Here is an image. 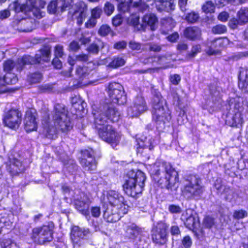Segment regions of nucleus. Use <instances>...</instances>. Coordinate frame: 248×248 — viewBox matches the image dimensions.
<instances>
[{
	"mask_svg": "<svg viewBox=\"0 0 248 248\" xmlns=\"http://www.w3.org/2000/svg\"><path fill=\"white\" fill-rule=\"evenodd\" d=\"M103 45V43L99 42V44L92 43L88 47L87 51L93 54H97L100 50V46Z\"/></svg>",
	"mask_w": 248,
	"mask_h": 248,
	"instance_id": "nucleus-40",
	"label": "nucleus"
},
{
	"mask_svg": "<svg viewBox=\"0 0 248 248\" xmlns=\"http://www.w3.org/2000/svg\"><path fill=\"white\" fill-rule=\"evenodd\" d=\"M107 199L111 208L118 209L122 206L124 202V198L117 191L109 190L107 193Z\"/></svg>",
	"mask_w": 248,
	"mask_h": 248,
	"instance_id": "nucleus-18",
	"label": "nucleus"
},
{
	"mask_svg": "<svg viewBox=\"0 0 248 248\" xmlns=\"http://www.w3.org/2000/svg\"><path fill=\"white\" fill-rule=\"evenodd\" d=\"M119 2L120 3L118 5L119 10L124 13H127L129 15H130L131 8L130 7L129 4L124 1Z\"/></svg>",
	"mask_w": 248,
	"mask_h": 248,
	"instance_id": "nucleus-44",
	"label": "nucleus"
},
{
	"mask_svg": "<svg viewBox=\"0 0 248 248\" xmlns=\"http://www.w3.org/2000/svg\"><path fill=\"white\" fill-rule=\"evenodd\" d=\"M169 211L171 214H180L182 209L179 206L175 204H170L168 207Z\"/></svg>",
	"mask_w": 248,
	"mask_h": 248,
	"instance_id": "nucleus-52",
	"label": "nucleus"
},
{
	"mask_svg": "<svg viewBox=\"0 0 248 248\" xmlns=\"http://www.w3.org/2000/svg\"><path fill=\"white\" fill-rule=\"evenodd\" d=\"M215 187L217 190L218 192L223 193L226 189V186L221 184V180L220 179H217L215 183Z\"/></svg>",
	"mask_w": 248,
	"mask_h": 248,
	"instance_id": "nucleus-55",
	"label": "nucleus"
},
{
	"mask_svg": "<svg viewBox=\"0 0 248 248\" xmlns=\"http://www.w3.org/2000/svg\"><path fill=\"white\" fill-rule=\"evenodd\" d=\"M188 212H191V210H186V213L182 214L181 219L185 220V224L187 228L192 229L194 227L195 225V218L191 214L188 217H186Z\"/></svg>",
	"mask_w": 248,
	"mask_h": 248,
	"instance_id": "nucleus-28",
	"label": "nucleus"
},
{
	"mask_svg": "<svg viewBox=\"0 0 248 248\" xmlns=\"http://www.w3.org/2000/svg\"><path fill=\"white\" fill-rule=\"evenodd\" d=\"M234 115L232 117V123L231 124V126L237 127L239 124H241L243 123V117L241 112H232Z\"/></svg>",
	"mask_w": 248,
	"mask_h": 248,
	"instance_id": "nucleus-36",
	"label": "nucleus"
},
{
	"mask_svg": "<svg viewBox=\"0 0 248 248\" xmlns=\"http://www.w3.org/2000/svg\"><path fill=\"white\" fill-rule=\"evenodd\" d=\"M125 62V61L123 57L117 56L113 58L108 65L112 68H116L123 66Z\"/></svg>",
	"mask_w": 248,
	"mask_h": 248,
	"instance_id": "nucleus-32",
	"label": "nucleus"
},
{
	"mask_svg": "<svg viewBox=\"0 0 248 248\" xmlns=\"http://www.w3.org/2000/svg\"><path fill=\"white\" fill-rule=\"evenodd\" d=\"M199 18L198 13L195 12H191L188 13L185 19L188 22L194 23L198 21Z\"/></svg>",
	"mask_w": 248,
	"mask_h": 248,
	"instance_id": "nucleus-41",
	"label": "nucleus"
},
{
	"mask_svg": "<svg viewBox=\"0 0 248 248\" xmlns=\"http://www.w3.org/2000/svg\"><path fill=\"white\" fill-rule=\"evenodd\" d=\"M90 235L88 229L81 228L78 226L72 228L71 232V238L74 244L79 246L81 240L87 239Z\"/></svg>",
	"mask_w": 248,
	"mask_h": 248,
	"instance_id": "nucleus-15",
	"label": "nucleus"
},
{
	"mask_svg": "<svg viewBox=\"0 0 248 248\" xmlns=\"http://www.w3.org/2000/svg\"><path fill=\"white\" fill-rule=\"evenodd\" d=\"M147 110V106L144 99L142 97H136L133 105L127 108V115L130 117H137Z\"/></svg>",
	"mask_w": 248,
	"mask_h": 248,
	"instance_id": "nucleus-13",
	"label": "nucleus"
},
{
	"mask_svg": "<svg viewBox=\"0 0 248 248\" xmlns=\"http://www.w3.org/2000/svg\"><path fill=\"white\" fill-rule=\"evenodd\" d=\"M21 122V113L16 109H11L4 115L3 122L9 128L13 129L17 128Z\"/></svg>",
	"mask_w": 248,
	"mask_h": 248,
	"instance_id": "nucleus-12",
	"label": "nucleus"
},
{
	"mask_svg": "<svg viewBox=\"0 0 248 248\" xmlns=\"http://www.w3.org/2000/svg\"><path fill=\"white\" fill-rule=\"evenodd\" d=\"M30 4L28 3L27 0L25 4H22L18 3L17 1H15L13 4V8L16 13H19L20 12L28 14L29 6Z\"/></svg>",
	"mask_w": 248,
	"mask_h": 248,
	"instance_id": "nucleus-30",
	"label": "nucleus"
},
{
	"mask_svg": "<svg viewBox=\"0 0 248 248\" xmlns=\"http://www.w3.org/2000/svg\"><path fill=\"white\" fill-rule=\"evenodd\" d=\"M63 54V46L61 45H57L55 47V55L56 57L61 58Z\"/></svg>",
	"mask_w": 248,
	"mask_h": 248,
	"instance_id": "nucleus-60",
	"label": "nucleus"
},
{
	"mask_svg": "<svg viewBox=\"0 0 248 248\" xmlns=\"http://www.w3.org/2000/svg\"><path fill=\"white\" fill-rule=\"evenodd\" d=\"M215 8V6L214 3H213L211 1H208L203 5L202 10L206 13H211L214 12Z\"/></svg>",
	"mask_w": 248,
	"mask_h": 248,
	"instance_id": "nucleus-43",
	"label": "nucleus"
},
{
	"mask_svg": "<svg viewBox=\"0 0 248 248\" xmlns=\"http://www.w3.org/2000/svg\"><path fill=\"white\" fill-rule=\"evenodd\" d=\"M188 0H178V5L180 10L185 12L187 9V1Z\"/></svg>",
	"mask_w": 248,
	"mask_h": 248,
	"instance_id": "nucleus-63",
	"label": "nucleus"
},
{
	"mask_svg": "<svg viewBox=\"0 0 248 248\" xmlns=\"http://www.w3.org/2000/svg\"><path fill=\"white\" fill-rule=\"evenodd\" d=\"M229 40L227 38H218L208 42V49L207 53L209 55L218 54L219 52L218 48L223 47L228 44Z\"/></svg>",
	"mask_w": 248,
	"mask_h": 248,
	"instance_id": "nucleus-16",
	"label": "nucleus"
},
{
	"mask_svg": "<svg viewBox=\"0 0 248 248\" xmlns=\"http://www.w3.org/2000/svg\"><path fill=\"white\" fill-rule=\"evenodd\" d=\"M0 247L1 248H19L16 243L9 238L3 239L0 241Z\"/></svg>",
	"mask_w": 248,
	"mask_h": 248,
	"instance_id": "nucleus-35",
	"label": "nucleus"
},
{
	"mask_svg": "<svg viewBox=\"0 0 248 248\" xmlns=\"http://www.w3.org/2000/svg\"><path fill=\"white\" fill-rule=\"evenodd\" d=\"M130 3L138 9L139 10L143 12L148 8V5L142 0H129Z\"/></svg>",
	"mask_w": 248,
	"mask_h": 248,
	"instance_id": "nucleus-34",
	"label": "nucleus"
},
{
	"mask_svg": "<svg viewBox=\"0 0 248 248\" xmlns=\"http://www.w3.org/2000/svg\"><path fill=\"white\" fill-rule=\"evenodd\" d=\"M170 80L172 84L177 85L181 80V77L178 74L172 75L170 77Z\"/></svg>",
	"mask_w": 248,
	"mask_h": 248,
	"instance_id": "nucleus-56",
	"label": "nucleus"
},
{
	"mask_svg": "<svg viewBox=\"0 0 248 248\" xmlns=\"http://www.w3.org/2000/svg\"><path fill=\"white\" fill-rule=\"evenodd\" d=\"M74 198V203L75 208L86 218L89 220L91 218L89 206L92 201L89 196L84 192L77 190L75 192Z\"/></svg>",
	"mask_w": 248,
	"mask_h": 248,
	"instance_id": "nucleus-8",
	"label": "nucleus"
},
{
	"mask_svg": "<svg viewBox=\"0 0 248 248\" xmlns=\"http://www.w3.org/2000/svg\"><path fill=\"white\" fill-rule=\"evenodd\" d=\"M114 10L113 5L109 2H107L104 6V10L105 13L108 15L110 16L112 14Z\"/></svg>",
	"mask_w": 248,
	"mask_h": 248,
	"instance_id": "nucleus-49",
	"label": "nucleus"
},
{
	"mask_svg": "<svg viewBox=\"0 0 248 248\" xmlns=\"http://www.w3.org/2000/svg\"><path fill=\"white\" fill-rule=\"evenodd\" d=\"M96 19L91 17L85 23V26L87 28H93L96 25Z\"/></svg>",
	"mask_w": 248,
	"mask_h": 248,
	"instance_id": "nucleus-64",
	"label": "nucleus"
},
{
	"mask_svg": "<svg viewBox=\"0 0 248 248\" xmlns=\"http://www.w3.org/2000/svg\"><path fill=\"white\" fill-rule=\"evenodd\" d=\"M142 28L148 26L152 31H155L157 28V18L153 14H146L142 18Z\"/></svg>",
	"mask_w": 248,
	"mask_h": 248,
	"instance_id": "nucleus-24",
	"label": "nucleus"
},
{
	"mask_svg": "<svg viewBox=\"0 0 248 248\" xmlns=\"http://www.w3.org/2000/svg\"><path fill=\"white\" fill-rule=\"evenodd\" d=\"M145 180V175L141 170H130L125 177L124 190L127 195L136 197L142 192Z\"/></svg>",
	"mask_w": 248,
	"mask_h": 248,
	"instance_id": "nucleus-6",
	"label": "nucleus"
},
{
	"mask_svg": "<svg viewBox=\"0 0 248 248\" xmlns=\"http://www.w3.org/2000/svg\"><path fill=\"white\" fill-rule=\"evenodd\" d=\"M242 23H241L239 19H236L235 18H233L231 19L229 21V26L230 28L232 29H235L237 28L238 25H242Z\"/></svg>",
	"mask_w": 248,
	"mask_h": 248,
	"instance_id": "nucleus-58",
	"label": "nucleus"
},
{
	"mask_svg": "<svg viewBox=\"0 0 248 248\" xmlns=\"http://www.w3.org/2000/svg\"><path fill=\"white\" fill-rule=\"evenodd\" d=\"M178 173L167 163L162 164L157 170H155L154 179L158 186L171 191L178 187Z\"/></svg>",
	"mask_w": 248,
	"mask_h": 248,
	"instance_id": "nucleus-4",
	"label": "nucleus"
},
{
	"mask_svg": "<svg viewBox=\"0 0 248 248\" xmlns=\"http://www.w3.org/2000/svg\"><path fill=\"white\" fill-rule=\"evenodd\" d=\"M17 80V77L14 73L8 72L2 77H0V85L15 84Z\"/></svg>",
	"mask_w": 248,
	"mask_h": 248,
	"instance_id": "nucleus-27",
	"label": "nucleus"
},
{
	"mask_svg": "<svg viewBox=\"0 0 248 248\" xmlns=\"http://www.w3.org/2000/svg\"><path fill=\"white\" fill-rule=\"evenodd\" d=\"M28 13H31L32 15L37 18L40 19L44 16L45 13L41 11L40 9L36 5V1L29 3Z\"/></svg>",
	"mask_w": 248,
	"mask_h": 248,
	"instance_id": "nucleus-29",
	"label": "nucleus"
},
{
	"mask_svg": "<svg viewBox=\"0 0 248 248\" xmlns=\"http://www.w3.org/2000/svg\"><path fill=\"white\" fill-rule=\"evenodd\" d=\"M102 13V9L101 8L96 7L93 8L91 12V17L96 19L100 17Z\"/></svg>",
	"mask_w": 248,
	"mask_h": 248,
	"instance_id": "nucleus-53",
	"label": "nucleus"
},
{
	"mask_svg": "<svg viewBox=\"0 0 248 248\" xmlns=\"http://www.w3.org/2000/svg\"><path fill=\"white\" fill-rule=\"evenodd\" d=\"M127 43L124 41H119L114 44L113 47L116 49H122L125 48Z\"/></svg>",
	"mask_w": 248,
	"mask_h": 248,
	"instance_id": "nucleus-59",
	"label": "nucleus"
},
{
	"mask_svg": "<svg viewBox=\"0 0 248 248\" xmlns=\"http://www.w3.org/2000/svg\"><path fill=\"white\" fill-rule=\"evenodd\" d=\"M94 128L99 136L112 146L117 145L120 141L121 136L112 125L111 123L118 122L120 113L112 104H106L100 106L97 109L93 108Z\"/></svg>",
	"mask_w": 248,
	"mask_h": 248,
	"instance_id": "nucleus-1",
	"label": "nucleus"
},
{
	"mask_svg": "<svg viewBox=\"0 0 248 248\" xmlns=\"http://www.w3.org/2000/svg\"><path fill=\"white\" fill-rule=\"evenodd\" d=\"M73 4V1L72 0H63L62 1L60 7V11L62 12L63 11L70 9Z\"/></svg>",
	"mask_w": 248,
	"mask_h": 248,
	"instance_id": "nucleus-46",
	"label": "nucleus"
},
{
	"mask_svg": "<svg viewBox=\"0 0 248 248\" xmlns=\"http://www.w3.org/2000/svg\"><path fill=\"white\" fill-rule=\"evenodd\" d=\"M25 129L27 132L36 130L37 123L36 117L31 111H27L24 119Z\"/></svg>",
	"mask_w": 248,
	"mask_h": 248,
	"instance_id": "nucleus-21",
	"label": "nucleus"
},
{
	"mask_svg": "<svg viewBox=\"0 0 248 248\" xmlns=\"http://www.w3.org/2000/svg\"><path fill=\"white\" fill-rule=\"evenodd\" d=\"M214 225V218L211 217H205L203 221V225L208 228H211Z\"/></svg>",
	"mask_w": 248,
	"mask_h": 248,
	"instance_id": "nucleus-51",
	"label": "nucleus"
},
{
	"mask_svg": "<svg viewBox=\"0 0 248 248\" xmlns=\"http://www.w3.org/2000/svg\"><path fill=\"white\" fill-rule=\"evenodd\" d=\"M122 22V17L120 15H117L113 17L112 19V24L114 26H119Z\"/></svg>",
	"mask_w": 248,
	"mask_h": 248,
	"instance_id": "nucleus-62",
	"label": "nucleus"
},
{
	"mask_svg": "<svg viewBox=\"0 0 248 248\" xmlns=\"http://www.w3.org/2000/svg\"><path fill=\"white\" fill-rule=\"evenodd\" d=\"M237 16L242 24L248 22V8H242L237 13Z\"/></svg>",
	"mask_w": 248,
	"mask_h": 248,
	"instance_id": "nucleus-33",
	"label": "nucleus"
},
{
	"mask_svg": "<svg viewBox=\"0 0 248 248\" xmlns=\"http://www.w3.org/2000/svg\"><path fill=\"white\" fill-rule=\"evenodd\" d=\"M42 78V75L39 73H35L31 75V81L33 83L39 82Z\"/></svg>",
	"mask_w": 248,
	"mask_h": 248,
	"instance_id": "nucleus-57",
	"label": "nucleus"
},
{
	"mask_svg": "<svg viewBox=\"0 0 248 248\" xmlns=\"http://www.w3.org/2000/svg\"><path fill=\"white\" fill-rule=\"evenodd\" d=\"M192 244V239L189 236H185L182 240V245L184 248H190Z\"/></svg>",
	"mask_w": 248,
	"mask_h": 248,
	"instance_id": "nucleus-48",
	"label": "nucleus"
},
{
	"mask_svg": "<svg viewBox=\"0 0 248 248\" xmlns=\"http://www.w3.org/2000/svg\"><path fill=\"white\" fill-rule=\"evenodd\" d=\"M90 210L92 217L97 218L100 216L101 209L99 206H92L91 207Z\"/></svg>",
	"mask_w": 248,
	"mask_h": 248,
	"instance_id": "nucleus-54",
	"label": "nucleus"
},
{
	"mask_svg": "<svg viewBox=\"0 0 248 248\" xmlns=\"http://www.w3.org/2000/svg\"><path fill=\"white\" fill-rule=\"evenodd\" d=\"M185 36L191 40H199L201 38V31L195 26L186 28L184 32Z\"/></svg>",
	"mask_w": 248,
	"mask_h": 248,
	"instance_id": "nucleus-25",
	"label": "nucleus"
},
{
	"mask_svg": "<svg viewBox=\"0 0 248 248\" xmlns=\"http://www.w3.org/2000/svg\"><path fill=\"white\" fill-rule=\"evenodd\" d=\"M87 6L83 1H79L76 4V9L72 15L73 19L77 20L78 25H81L87 16Z\"/></svg>",
	"mask_w": 248,
	"mask_h": 248,
	"instance_id": "nucleus-17",
	"label": "nucleus"
},
{
	"mask_svg": "<svg viewBox=\"0 0 248 248\" xmlns=\"http://www.w3.org/2000/svg\"><path fill=\"white\" fill-rule=\"evenodd\" d=\"M183 184V194L188 199H199L204 191L202 179L198 175L186 176Z\"/></svg>",
	"mask_w": 248,
	"mask_h": 248,
	"instance_id": "nucleus-7",
	"label": "nucleus"
},
{
	"mask_svg": "<svg viewBox=\"0 0 248 248\" xmlns=\"http://www.w3.org/2000/svg\"><path fill=\"white\" fill-rule=\"evenodd\" d=\"M245 78L240 79L238 86L243 92L248 93V70L245 71Z\"/></svg>",
	"mask_w": 248,
	"mask_h": 248,
	"instance_id": "nucleus-37",
	"label": "nucleus"
},
{
	"mask_svg": "<svg viewBox=\"0 0 248 248\" xmlns=\"http://www.w3.org/2000/svg\"><path fill=\"white\" fill-rule=\"evenodd\" d=\"M7 164V170L13 175H17L19 173L23 172L25 170L21 162L15 157H9Z\"/></svg>",
	"mask_w": 248,
	"mask_h": 248,
	"instance_id": "nucleus-19",
	"label": "nucleus"
},
{
	"mask_svg": "<svg viewBox=\"0 0 248 248\" xmlns=\"http://www.w3.org/2000/svg\"><path fill=\"white\" fill-rule=\"evenodd\" d=\"M51 118V122L50 121L49 116L43 120L44 132L47 138L53 139L57 137L58 130L65 132L69 130L72 127L67 117V110L63 104H57L54 106Z\"/></svg>",
	"mask_w": 248,
	"mask_h": 248,
	"instance_id": "nucleus-2",
	"label": "nucleus"
},
{
	"mask_svg": "<svg viewBox=\"0 0 248 248\" xmlns=\"http://www.w3.org/2000/svg\"><path fill=\"white\" fill-rule=\"evenodd\" d=\"M153 119L156 123L157 129L163 131L171 119V111L166 101L159 92L156 93L152 100Z\"/></svg>",
	"mask_w": 248,
	"mask_h": 248,
	"instance_id": "nucleus-3",
	"label": "nucleus"
},
{
	"mask_svg": "<svg viewBox=\"0 0 248 248\" xmlns=\"http://www.w3.org/2000/svg\"><path fill=\"white\" fill-rule=\"evenodd\" d=\"M108 94L111 101L119 105L124 104L126 101L123 87L119 83H110L108 88Z\"/></svg>",
	"mask_w": 248,
	"mask_h": 248,
	"instance_id": "nucleus-11",
	"label": "nucleus"
},
{
	"mask_svg": "<svg viewBox=\"0 0 248 248\" xmlns=\"http://www.w3.org/2000/svg\"><path fill=\"white\" fill-rule=\"evenodd\" d=\"M111 31L110 28L107 25H102L98 30V34L103 36L107 35Z\"/></svg>",
	"mask_w": 248,
	"mask_h": 248,
	"instance_id": "nucleus-50",
	"label": "nucleus"
},
{
	"mask_svg": "<svg viewBox=\"0 0 248 248\" xmlns=\"http://www.w3.org/2000/svg\"><path fill=\"white\" fill-rule=\"evenodd\" d=\"M212 31L214 34H222L227 31V27L223 25L218 24L214 26Z\"/></svg>",
	"mask_w": 248,
	"mask_h": 248,
	"instance_id": "nucleus-45",
	"label": "nucleus"
},
{
	"mask_svg": "<svg viewBox=\"0 0 248 248\" xmlns=\"http://www.w3.org/2000/svg\"><path fill=\"white\" fill-rule=\"evenodd\" d=\"M82 157L80 162L84 169L92 172L96 169V163L93 156V151L92 149L82 151Z\"/></svg>",
	"mask_w": 248,
	"mask_h": 248,
	"instance_id": "nucleus-14",
	"label": "nucleus"
},
{
	"mask_svg": "<svg viewBox=\"0 0 248 248\" xmlns=\"http://www.w3.org/2000/svg\"><path fill=\"white\" fill-rule=\"evenodd\" d=\"M50 50L45 47L40 49L33 58L30 56H24L18 59L16 63L11 60L6 61L3 64L4 70L7 73L10 72L14 68H16L17 71L22 70L26 64H33L40 63L41 61L48 62L50 60Z\"/></svg>",
	"mask_w": 248,
	"mask_h": 248,
	"instance_id": "nucleus-5",
	"label": "nucleus"
},
{
	"mask_svg": "<svg viewBox=\"0 0 248 248\" xmlns=\"http://www.w3.org/2000/svg\"><path fill=\"white\" fill-rule=\"evenodd\" d=\"M248 212L243 209L235 210L233 212L232 217L235 219H241L248 217Z\"/></svg>",
	"mask_w": 248,
	"mask_h": 248,
	"instance_id": "nucleus-42",
	"label": "nucleus"
},
{
	"mask_svg": "<svg viewBox=\"0 0 248 248\" xmlns=\"http://www.w3.org/2000/svg\"><path fill=\"white\" fill-rule=\"evenodd\" d=\"M143 229L135 224H131L127 225L125 229L126 237L132 240H135L138 236L141 235Z\"/></svg>",
	"mask_w": 248,
	"mask_h": 248,
	"instance_id": "nucleus-23",
	"label": "nucleus"
},
{
	"mask_svg": "<svg viewBox=\"0 0 248 248\" xmlns=\"http://www.w3.org/2000/svg\"><path fill=\"white\" fill-rule=\"evenodd\" d=\"M244 98L239 96L231 98L228 101L230 113L241 112L243 109Z\"/></svg>",
	"mask_w": 248,
	"mask_h": 248,
	"instance_id": "nucleus-22",
	"label": "nucleus"
},
{
	"mask_svg": "<svg viewBox=\"0 0 248 248\" xmlns=\"http://www.w3.org/2000/svg\"><path fill=\"white\" fill-rule=\"evenodd\" d=\"M201 47L200 45H197L193 46L191 50L186 55V58L188 60L193 59L198 53L201 52Z\"/></svg>",
	"mask_w": 248,
	"mask_h": 248,
	"instance_id": "nucleus-39",
	"label": "nucleus"
},
{
	"mask_svg": "<svg viewBox=\"0 0 248 248\" xmlns=\"http://www.w3.org/2000/svg\"><path fill=\"white\" fill-rule=\"evenodd\" d=\"M117 210L116 208L108 207L104 212V219L108 222H114L119 220L120 217Z\"/></svg>",
	"mask_w": 248,
	"mask_h": 248,
	"instance_id": "nucleus-26",
	"label": "nucleus"
},
{
	"mask_svg": "<svg viewBox=\"0 0 248 248\" xmlns=\"http://www.w3.org/2000/svg\"><path fill=\"white\" fill-rule=\"evenodd\" d=\"M58 2L56 1H51L47 6V11L49 13L52 14H59L60 11V7L58 6Z\"/></svg>",
	"mask_w": 248,
	"mask_h": 248,
	"instance_id": "nucleus-38",
	"label": "nucleus"
},
{
	"mask_svg": "<svg viewBox=\"0 0 248 248\" xmlns=\"http://www.w3.org/2000/svg\"><path fill=\"white\" fill-rule=\"evenodd\" d=\"M156 145L155 140L152 138H146L144 141L140 140L137 144V152L138 154L142 155L144 152L151 151Z\"/></svg>",
	"mask_w": 248,
	"mask_h": 248,
	"instance_id": "nucleus-20",
	"label": "nucleus"
},
{
	"mask_svg": "<svg viewBox=\"0 0 248 248\" xmlns=\"http://www.w3.org/2000/svg\"><path fill=\"white\" fill-rule=\"evenodd\" d=\"M52 226L44 225L34 228L32 231L31 238L34 242L44 244L52 240Z\"/></svg>",
	"mask_w": 248,
	"mask_h": 248,
	"instance_id": "nucleus-9",
	"label": "nucleus"
},
{
	"mask_svg": "<svg viewBox=\"0 0 248 248\" xmlns=\"http://www.w3.org/2000/svg\"><path fill=\"white\" fill-rule=\"evenodd\" d=\"M129 48L132 50L139 51L141 49L142 44L134 40H131L128 44Z\"/></svg>",
	"mask_w": 248,
	"mask_h": 248,
	"instance_id": "nucleus-47",
	"label": "nucleus"
},
{
	"mask_svg": "<svg viewBox=\"0 0 248 248\" xmlns=\"http://www.w3.org/2000/svg\"><path fill=\"white\" fill-rule=\"evenodd\" d=\"M159 1L161 3L162 10L169 12L175 8L174 0H159Z\"/></svg>",
	"mask_w": 248,
	"mask_h": 248,
	"instance_id": "nucleus-31",
	"label": "nucleus"
},
{
	"mask_svg": "<svg viewBox=\"0 0 248 248\" xmlns=\"http://www.w3.org/2000/svg\"><path fill=\"white\" fill-rule=\"evenodd\" d=\"M169 225L163 221L157 223L152 230V238L154 243L159 245H163L167 241V230Z\"/></svg>",
	"mask_w": 248,
	"mask_h": 248,
	"instance_id": "nucleus-10",
	"label": "nucleus"
},
{
	"mask_svg": "<svg viewBox=\"0 0 248 248\" xmlns=\"http://www.w3.org/2000/svg\"><path fill=\"white\" fill-rule=\"evenodd\" d=\"M162 49V46L157 44H150L149 45V50L152 51L158 52Z\"/></svg>",
	"mask_w": 248,
	"mask_h": 248,
	"instance_id": "nucleus-61",
	"label": "nucleus"
}]
</instances>
